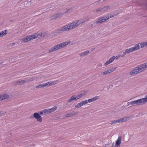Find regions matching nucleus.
Returning a JSON list of instances; mask_svg holds the SVG:
<instances>
[{"instance_id":"nucleus-7","label":"nucleus","mask_w":147,"mask_h":147,"mask_svg":"<svg viewBox=\"0 0 147 147\" xmlns=\"http://www.w3.org/2000/svg\"><path fill=\"white\" fill-rule=\"evenodd\" d=\"M69 30L74 29L78 26V23L76 20L74 21L71 23L67 24Z\"/></svg>"},{"instance_id":"nucleus-38","label":"nucleus","mask_w":147,"mask_h":147,"mask_svg":"<svg viewBox=\"0 0 147 147\" xmlns=\"http://www.w3.org/2000/svg\"><path fill=\"white\" fill-rule=\"evenodd\" d=\"M110 63H111L108 60L105 63L104 65H108L109 64H110Z\"/></svg>"},{"instance_id":"nucleus-23","label":"nucleus","mask_w":147,"mask_h":147,"mask_svg":"<svg viewBox=\"0 0 147 147\" xmlns=\"http://www.w3.org/2000/svg\"><path fill=\"white\" fill-rule=\"evenodd\" d=\"M7 33V31L5 30L1 32L0 33V37H2L4 35H5Z\"/></svg>"},{"instance_id":"nucleus-39","label":"nucleus","mask_w":147,"mask_h":147,"mask_svg":"<svg viewBox=\"0 0 147 147\" xmlns=\"http://www.w3.org/2000/svg\"><path fill=\"white\" fill-rule=\"evenodd\" d=\"M40 113L41 115H44V113H43V111H40Z\"/></svg>"},{"instance_id":"nucleus-25","label":"nucleus","mask_w":147,"mask_h":147,"mask_svg":"<svg viewBox=\"0 0 147 147\" xmlns=\"http://www.w3.org/2000/svg\"><path fill=\"white\" fill-rule=\"evenodd\" d=\"M47 86H46V83L42 84H40L38 85L37 86H36V88H42Z\"/></svg>"},{"instance_id":"nucleus-3","label":"nucleus","mask_w":147,"mask_h":147,"mask_svg":"<svg viewBox=\"0 0 147 147\" xmlns=\"http://www.w3.org/2000/svg\"><path fill=\"white\" fill-rule=\"evenodd\" d=\"M140 48V45L139 44H137L135 45L134 47H132L129 49H126L123 52V54L121 56V57H123L125 55L127 54L131 53L134 51H136L139 49Z\"/></svg>"},{"instance_id":"nucleus-34","label":"nucleus","mask_w":147,"mask_h":147,"mask_svg":"<svg viewBox=\"0 0 147 147\" xmlns=\"http://www.w3.org/2000/svg\"><path fill=\"white\" fill-rule=\"evenodd\" d=\"M72 9H71V8H70V9H67L65 11V13H68V12H69L70 11H72Z\"/></svg>"},{"instance_id":"nucleus-29","label":"nucleus","mask_w":147,"mask_h":147,"mask_svg":"<svg viewBox=\"0 0 147 147\" xmlns=\"http://www.w3.org/2000/svg\"><path fill=\"white\" fill-rule=\"evenodd\" d=\"M83 105L82 104V102H81L80 103H78V104L76 105L75 106V108H78L81 107Z\"/></svg>"},{"instance_id":"nucleus-21","label":"nucleus","mask_w":147,"mask_h":147,"mask_svg":"<svg viewBox=\"0 0 147 147\" xmlns=\"http://www.w3.org/2000/svg\"><path fill=\"white\" fill-rule=\"evenodd\" d=\"M77 22L78 23V26L81 24L84 23L85 22L84 19H80L76 20Z\"/></svg>"},{"instance_id":"nucleus-1","label":"nucleus","mask_w":147,"mask_h":147,"mask_svg":"<svg viewBox=\"0 0 147 147\" xmlns=\"http://www.w3.org/2000/svg\"><path fill=\"white\" fill-rule=\"evenodd\" d=\"M147 70V62L138 65L130 72V75L134 76Z\"/></svg>"},{"instance_id":"nucleus-14","label":"nucleus","mask_w":147,"mask_h":147,"mask_svg":"<svg viewBox=\"0 0 147 147\" xmlns=\"http://www.w3.org/2000/svg\"><path fill=\"white\" fill-rule=\"evenodd\" d=\"M89 51H87L84 52H82L79 54V55L80 57H84L88 55L89 53Z\"/></svg>"},{"instance_id":"nucleus-8","label":"nucleus","mask_w":147,"mask_h":147,"mask_svg":"<svg viewBox=\"0 0 147 147\" xmlns=\"http://www.w3.org/2000/svg\"><path fill=\"white\" fill-rule=\"evenodd\" d=\"M109 9H110L109 7V6H105L103 8H99L95 10L94 11H96V12H101L102 13H104Z\"/></svg>"},{"instance_id":"nucleus-17","label":"nucleus","mask_w":147,"mask_h":147,"mask_svg":"<svg viewBox=\"0 0 147 147\" xmlns=\"http://www.w3.org/2000/svg\"><path fill=\"white\" fill-rule=\"evenodd\" d=\"M15 84L18 85H21L24 84V80H21L20 81H16L14 82Z\"/></svg>"},{"instance_id":"nucleus-11","label":"nucleus","mask_w":147,"mask_h":147,"mask_svg":"<svg viewBox=\"0 0 147 147\" xmlns=\"http://www.w3.org/2000/svg\"><path fill=\"white\" fill-rule=\"evenodd\" d=\"M115 70V68H112L107 69L105 71L102 72L103 75H105L109 74L111 72Z\"/></svg>"},{"instance_id":"nucleus-33","label":"nucleus","mask_w":147,"mask_h":147,"mask_svg":"<svg viewBox=\"0 0 147 147\" xmlns=\"http://www.w3.org/2000/svg\"><path fill=\"white\" fill-rule=\"evenodd\" d=\"M82 102V104L83 105H85V104H87L88 102V100H86L84 101H82L81 102Z\"/></svg>"},{"instance_id":"nucleus-18","label":"nucleus","mask_w":147,"mask_h":147,"mask_svg":"<svg viewBox=\"0 0 147 147\" xmlns=\"http://www.w3.org/2000/svg\"><path fill=\"white\" fill-rule=\"evenodd\" d=\"M61 30L62 31H65L69 30V29L67 25L62 27L61 29Z\"/></svg>"},{"instance_id":"nucleus-46","label":"nucleus","mask_w":147,"mask_h":147,"mask_svg":"<svg viewBox=\"0 0 147 147\" xmlns=\"http://www.w3.org/2000/svg\"><path fill=\"white\" fill-rule=\"evenodd\" d=\"M112 147H117H117H115H115L112 146Z\"/></svg>"},{"instance_id":"nucleus-13","label":"nucleus","mask_w":147,"mask_h":147,"mask_svg":"<svg viewBox=\"0 0 147 147\" xmlns=\"http://www.w3.org/2000/svg\"><path fill=\"white\" fill-rule=\"evenodd\" d=\"M24 80V83H29L30 82H32L35 80L34 77L32 78H25Z\"/></svg>"},{"instance_id":"nucleus-6","label":"nucleus","mask_w":147,"mask_h":147,"mask_svg":"<svg viewBox=\"0 0 147 147\" xmlns=\"http://www.w3.org/2000/svg\"><path fill=\"white\" fill-rule=\"evenodd\" d=\"M109 18H106L105 16L98 18L96 19V22L94 23L96 24H101L108 20Z\"/></svg>"},{"instance_id":"nucleus-16","label":"nucleus","mask_w":147,"mask_h":147,"mask_svg":"<svg viewBox=\"0 0 147 147\" xmlns=\"http://www.w3.org/2000/svg\"><path fill=\"white\" fill-rule=\"evenodd\" d=\"M9 97V95L7 94H5L0 95V101L2 100L6 99Z\"/></svg>"},{"instance_id":"nucleus-44","label":"nucleus","mask_w":147,"mask_h":147,"mask_svg":"<svg viewBox=\"0 0 147 147\" xmlns=\"http://www.w3.org/2000/svg\"><path fill=\"white\" fill-rule=\"evenodd\" d=\"M12 44H13V45H15V43H12Z\"/></svg>"},{"instance_id":"nucleus-10","label":"nucleus","mask_w":147,"mask_h":147,"mask_svg":"<svg viewBox=\"0 0 147 147\" xmlns=\"http://www.w3.org/2000/svg\"><path fill=\"white\" fill-rule=\"evenodd\" d=\"M130 118L129 117L125 116L123 118L119 119L118 120H116L117 123H121L122 122H124L129 119Z\"/></svg>"},{"instance_id":"nucleus-2","label":"nucleus","mask_w":147,"mask_h":147,"mask_svg":"<svg viewBox=\"0 0 147 147\" xmlns=\"http://www.w3.org/2000/svg\"><path fill=\"white\" fill-rule=\"evenodd\" d=\"M70 43L69 41L67 42H63L58 44L51 48L49 50V53L56 51L59 49H61L65 47Z\"/></svg>"},{"instance_id":"nucleus-27","label":"nucleus","mask_w":147,"mask_h":147,"mask_svg":"<svg viewBox=\"0 0 147 147\" xmlns=\"http://www.w3.org/2000/svg\"><path fill=\"white\" fill-rule=\"evenodd\" d=\"M118 15V14H116L115 15H111L110 16H109V15H106L105 16L106 18L107 17V18H109L108 19V20H109L110 18H113V17H114L115 16H117Z\"/></svg>"},{"instance_id":"nucleus-28","label":"nucleus","mask_w":147,"mask_h":147,"mask_svg":"<svg viewBox=\"0 0 147 147\" xmlns=\"http://www.w3.org/2000/svg\"><path fill=\"white\" fill-rule=\"evenodd\" d=\"M64 13H59L55 14V16L57 17V18H61L62 16L63 15Z\"/></svg>"},{"instance_id":"nucleus-32","label":"nucleus","mask_w":147,"mask_h":147,"mask_svg":"<svg viewBox=\"0 0 147 147\" xmlns=\"http://www.w3.org/2000/svg\"><path fill=\"white\" fill-rule=\"evenodd\" d=\"M115 58V56H113L111 58H110L109 59V61L110 62V63H111L114 60Z\"/></svg>"},{"instance_id":"nucleus-42","label":"nucleus","mask_w":147,"mask_h":147,"mask_svg":"<svg viewBox=\"0 0 147 147\" xmlns=\"http://www.w3.org/2000/svg\"><path fill=\"white\" fill-rule=\"evenodd\" d=\"M110 124L111 125H112L113 124H114V121H111V123H110Z\"/></svg>"},{"instance_id":"nucleus-31","label":"nucleus","mask_w":147,"mask_h":147,"mask_svg":"<svg viewBox=\"0 0 147 147\" xmlns=\"http://www.w3.org/2000/svg\"><path fill=\"white\" fill-rule=\"evenodd\" d=\"M82 96V94H79L77 96H76L75 95V98H76V100L80 98Z\"/></svg>"},{"instance_id":"nucleus-36","label":"nucleus","mask_w":147,"mask_h":147,"mask_svg":"<svg viewBox=\"0 0 147 147\" xmlns=\"http://www.w3.org/2000/svg\"><path fill=\"white\" fill-rule=\"evenodd\" d=\"M90 19V18L89 17H86L84 19L85 22L89 21Z\"/></svg>"},{"instance_id":"nucleus-30","label":"nucleus","mask_w":147,"mask_h":147,"mask_svg":"<svg viewBox=\"0 0 147 147\" xmlns=\"http://www.w3.org/2000/svg\"><path fill=\"white\" fill-rule=\"evenodd\" d=\"M43 113H44V115H45L47 113H49V109H45L43 110Z\"/></svg>"},{"instance_id":"nucleus-41","label":"nucleus","mask_w":147,"mask_h":147,"mask_svg":"<svg viewBox=\"0 0 147 147\" xmlns=\"http://www.w3.org/2000/svg\"><path fill=\"white\" fill-rule=\"evenodd\" d=\"M114 124L117 123V121L116 120H114L113 121Z\"/></svg>"},{"instance_id":"nucleus-12","label":"nucleus","mask_w":147,"mask_h":147,"mask_svg":"<svg viewBox=\"0 0 147 147\" xmlns=\"http://www.w3.org/2000/svg\"><path fill=\"white\" fill-rule=\"evenodd\" d=\"M77 113L75 112H73L70 113H66L65 114L66 117H71L77 115Z\"/></svg>"},{"instance_id":"nucleus-45","label":"nucleus","mask_w":147,"mask_h":147,"mask_svg":"<svg viewBox=\"0 0 147 147\" xmlns=\"http://www.w3.org/2000/svg\"><path fill=\"white\" fill-rule=\"evenodd\" d=\"M129 103H130L129 102H128L127 103V104H128V105H129Z\"/></svg>"},{"instance_id":"nucleus-4","label":"nucleus","mask_w":147,"mask_h":147,"mask_svg":"<svg viewBox=\"0 0 147 147\" xmlns=\"http://www.w3.org/2000/svg\"><path fill=\"white\" fill-rule=\"evenodd\" d=\"M147 95L145 96V97L134 100L130 102L131 105H138L141 104L142 103H144L147 102Z\"/></svg>"},{"instance_id":"nucleus-40","label":"nucleus","mask_w":147,"mask_h":147,"mask_svg":"<svg viewBox=\"0 0 147 147\" xmlns=\"http://www.w3.org/2000/svg\"><path fill=\"white\" fill-rule=\"evenodd\" d=\"M45 33H41V36H44Z\"/></svg>"},{"instance_id":"nucleus-26","label":"nucleus","mask_w":147,"mask_h":147,"mask_svg":"<svg viewBox=\"0 0 147 147\" xmlns=\"http://www.w3.org/2000/svg\"><path fill=\"white\" fill-rule=\"evenodd\" d=\"M140 48H143L145 46H147V42H142L140 43Z\"/></svg>"},{"instance_id":"nucleus-9","label":"nucleus","mask_w":147,"mask_h":147,"mask_svg":"<svg viewBox=\"0 0 147 147\" xmlns=\"http://www.w3.org/2000/svg\"><path fill=\"white\" fill-rule=\"evenodd\" d=\"M34 117L39 122H41L42 119L41 116L37 113H35L33 114Z\"/></svg>"},{"instance_id":"nucleus-37","label":"nucleus","mask_w":147,"mask_h":147,"mask_svg":"<svg viewBox=\"0 0 147 147\" xmlns=\"http://www.w3.org/2000/svg\"><path fill=\"white\" fill-rule=\"evenodd\" d=\"M57 18V17L55 16V14L53 15V16H52V17L51 18V19H56Z\"/></svg>"},{"instance_id":"nucleus-43","label":"nucleus","mask_w":147,"mask_h":147,"mask_svg":"<svg viewBox=\"0 0 147 147\" xmlns=\"http://www.w3.org/2000/svg\"><path fill=\"white\" fill-rule=\"evenodd\" d=\"M2 114V112H0V116H1V114Z\"/></svg>"},{"instance_id":"nucleus-35","label":"nucleus","mask_w":147,"mask_h":147,"mask_svg":"<svg viewBox=\"0 0 147 147\" xmlns=\"http://www.w3.org/2000/svg\"><path fill=\"white\" fill-rule=\"evenodd\" d=\"M61 31L60 29H57L55 31V33L57 34H60L61 33Z\"/></svg>"},{"instance_id":"nucleus-15","label":"nucleus","mask_w":147,"mask_h":147,"mask_svg":"<svg viewBox=\"0 0 147 147\" xmlns=\"http://www.w3.org/2000/svg\"><path fill=\"white\" fill-rule=\"evenodd\" d=\"M121 142V136H119L118 138V139L117 140L116 142L115 146L118 147L120 144Z\"/></svg>"},{"instance_id":"nucleus-24","label":"nucleus","mask_w":147,"mask_h":147,"mask_svg":"<svg viewBox=\"0 0 147 147\" xmlns=\"http://www.w3.org/2000/svg\"><path fill=\"white\" fill-rule=\"evenodd\" d=\"M56 84L55 82H50L46 83V86H49Z\"/></svg>"},{"instance_id":"nucleus-5","label":"nucleus","mask_w":147,"mask_h":147,"mask_svg":"<svg viewBox=\"0 0 147 147\" xmlns=\"http://www.w3.org/2000/svg\"><path fill=\"white\" fill-rule=\"evenodd\" d=\"M38 35L37 34H34L32 35L27 36L24 38L22 39V41L24 42H26L30 41L34 39H35L37 37Z\"/></svg>"},{"instance_id":"nucleus-20","label":"nucleus","mask_w":147,"mask_h":147,"mask_svg":"<svg viewBox=\"0 0 147 147\" xmlns=\"http://www.w3.org/2000/svg\"><path fill=\"white\" fill-rule=\"evenodd\" d=\"M76 99L75 98V95H73L71 96L68 101V102H71L73 100H76Z\"/></svg>"},{"instance_id":"nucleus-22","label":"nucleus","mask_w":147,"mask_h":147,"mask_svg":"<svg viewBox=\"0 0 147 147\" xmlns=\"http://www.w3.org/2000/svg\"><path fill=\"white\" fill-rule=\"evenodd\" d=\"M57 107L54 106L51 108L49 109H48L49 113L55 111L57 109Z\"/></svg>"},{"instance_id":"nucleus-19","label":"nucleus","mask_w":147,"mask_h":147,"mask_svg":"<svg viewBox=\"0 0 147 147\" xmlns=\"http://www.w3.org/2000/svg\"><path fill=\"white\" fill-rule=\"evenodd\" d=\"M99 98L98 96H96L92 98L91 99L88 100V103H90L91 102H94L96 101Z\"/></svg>"}]
</instances>
